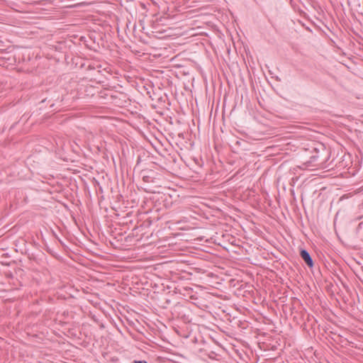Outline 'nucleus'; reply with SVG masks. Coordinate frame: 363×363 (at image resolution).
Listing matches in <instances>:
<instances>
[{"label": "nucleus", "instance_id": "f257e3e1", "mask_svg": "<svg viewBox=\"0 0 363 363\" xmlns=\"http://www.w3.org/2000/svg\"><path fill=\"white\" fill-rule=\"evenodd\" d=\"M300 255H301V258L304 260L306 264L309 267H312L313 266V259L307 250H301Z\"/></svg>", "mask_w": 363, "mask_h": 363}, {"label": "nucleus", "instance_id": "f03ea898", "mask_svg": "<svg viewBox=\"0 0 363 363\" xmlns=\"http://www.w3.org/2000/svg\"><path fill=\"white\" fill-rule=\"evenodd\" d=\"M247 144V142L244 140H236L235 142H234V144L233 145V148H235L236 147H243V150H245V145Z\"/></svg>", "mask_w": 363, "mask_h": 363}, {"label": "nucleus", "instance_id": "7ed1b4c3", "mask_svg": "<svg viewBox=\"0 0 363 363\" xmlns=\"http://www.w3.org/2000/svg\"><path fill=\"white\" fill-rule=\"evenodd\" d=\"M133 363H147L146 361H137V360H135L133 361Z\"/></svg>", "mask_w": 363, "mask_h": 363}, {"label": "nucleus", "instance_id": "20e7f679", "mask_svg": "<svg viewBox=\"0 0 363 363\" xmlns=\"http://www.w3.org/2000/svg\"><path fill=\"white\" fill-rule=\"evenodd\" d=\"M316 157H317L313 156V160H315Z\"/></svg>", "mask_w": 363, "mask_h": 363}]
</instances>
